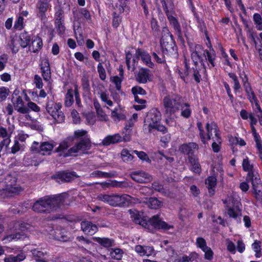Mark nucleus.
I'll use <instances>...</instances> for the list:
<instances>
[{
    "mask_svg": "<svg viewBox=\"0 0 262 262\" xmlns=\"http://www.w3.org/2000/svg\"><path fill=\"white\" fill-rule=\"evenodd\" d=\"M68 195L61 193L53 196H46L36 201L32 206V210L40 213H49L68 204L66 203Z\"/></svg>",
    "mask_w": 262,
    "mask_h": 262,
    "instance_id": "obj_1",
    "label": "nucleus"
},
{
    "mask_svg": "<svg viewBox=\"0 0 262 262\" xmlns=\"http://www.w3.org/2000/svg\"><path fill=\"white\" fill-rule=\"evenodd\" d=\"M191 53V58L195 67H197L198 63L200 62L203 69L206 71V66L204 61L208 60L211 67L215 66L214 60L215 54L213 50L212 52L207 50H205L202 46L200 45H192L190 46Z\"/></svg>",
    "mask_w": 262,
    "mask_h": 262,
    "instance_id": "obj_2",
    "label": "nucleus"
},
{
    "mask_svg": "<svg viewBox=\"0 0 262 262\" xmlns=\"http://www.w3.org/2000/svg\"><path fill=\"white\" fill-rule=\"evenodd\" d=\"M129 198L130 196L127 194L100 193L98 195L97 199L113 207H122L128 203L130 201Z\"/></svg>",
    "mask_w": 262,
    "mask_h": 262,
    "instance_id": "obj_3",
    "label": "nucleus"
},
{
    "mask_svg": "<svg viewBox=\"0 0 262 262\" xmlns=\"http://www.w3.org/2000/svg\"><path fill=\"white\" fill-rule=\"evenodd\" d=\"M181 98L177 95H168L164 97L163 104L164 115L170 118L180 107Z\"/></svg>",
    "mask_w": 262,
    "mask_h": 262,
    "instance_id": "obj_4",
    "label": "nucleus"
},
{
    "mask_svg": "<svg viewBox=\"0 0 262 262\" xmlns=\"http://www.w3.org/2000/svg\"><path fill=\"white\" fill-rule=\"evenodd\" d=\"M160 44L163 54H168L174 51V40L172 35L166 27L162 28Z\"/></svg>",
    "mask_w": 262,
    "mask_h": 262,
    "instance_id": "obj_5",
    "label": "nucleus"
},
{
    "mask_svg": "<svg viewBox=\"0 0 262 262\" xmlns=\"http://www.w3.org/2000/svg\"><path fill=\"white\" fill-rule=\"evenodd\" d=\"M91 147L92 143L89 137L82 138L74 146L68 149L63 156L66 157L76 156L80 151L85 153L87 150L90 149Z\"/></svg>",
    "mask_w": 262,
    "mask_h": 262,
    "instance_id": "obj_6",
    "label": "nucleus"
},
{
    "mask_svg": "<svg viewBox=\"0 0 262 262\" xmlns=\"http://www.w3.org/2000/svg\"><path fill=\"white\" fill-rule=\"evenodd\" d=\"M61 108V104L59 103L48 102L46 104L47 111L58 123L64 122L65 119L64 114L60 111Z\"/></svg>",
    "mask_w": 262,
    "mask_h": 262,
    "instance_id": "obj_7",
    "label": "nucleus"
},
{
    "mask_svg": "<svg viewBox=\"0 0 262 262\" xmlns=\"http://www.w3.org/2000/svg\"><path fill=\"white\" fill-rule=\"evenodd\" d=\"M161 120L160 113L156 109H152L149 112L144 122L143 127L151 133L156 125Z\"/></svg>",
    "mask_w": 262,
    "mask_h": 262,
    "instance_id": "obj_8",
    "label": "nucleus"
},
{
    "mask_svg": "<svg viewBox=\"0 0 262 262\" xmlns=\"http://www.w3.org/2000/svg\"><path fill=\"white\" fill-rule=\"evenodd\" d=\"M28 226L29 225L25 223H16L15 226L16 228H18L20 231L8 235L4 239L10 242L12 240L17 241L18 239H24L27 236L26 234L24 231L28 229Z\"/></svg>",
    "mask_w": 262,
    "mask_h": 262,
    "instance_id": "obj_9",
    "label": "nucleus"
},
{
    "mask_svg": "<svg viewBox=\"0 0 262 262\" xmlns=\"http://www.w3.org/2000/svg\"><path fill=\"white\" fill-rule=\"evenodd\" d=\"M78 177L74 171H62L55 174L52 178L59 183L70 182Z\"/></svg>",
    "mask_w": 262,
    "mask_h": 262,
    "instance_id": "obj_10",
    "label": "nucleus"
},
{
    "mask_svg": "<svg viewBox=\"0 0 262 262\" xmlns=\"http://www.w3.org/2000/svg\"><path fill=\"white\" fill-rule=\"evenodd\" d=\"M246 181L251 182L256 200L262 203V182L259 175L257 174L252 177V179H249Z\"/></svg>",
    "mask_w": 262,
    "mask_h": 262,
    "instance_id": "obj_11",
    "label": "nucleus"
},
{
    "mask_svg": "<svg viewBox=\"0 0 262 262\" xmlns=\"http://www.w3.org/2000/svg\"><path fill=\"white\" fill-rule=\"evenodd\" d=\"M130 140V138L129 136L125 135L122 137L119 134L117 133L106 136L102 140L101 144L103 146H108L111 144H116L122 141L128 142Z\"/></svg>",
    "mask_w": 262,
    "mask_h": 262,
    "instance_id": "obj_12",
    "label": "nucleus"
},
{
    "mask_svg": "<svg viewBox=\"0 0 262 262\" xmlns=\"http://www.w3.org/2000/svg\"><path fill=\"white\" fill-rule=\"evenodd\" d=\"M147 223H148L149 227L151 226L159 230L161 229L166 231L173 228L172 225H169L165 222L161 220L158 215L152 216ZM148 229H149V228Z\"/></svg>",
    "mask_w": 262,
    "mask_h": 262,
    "instance_id": "obj_13",
    "label": "nucleus"
},
{
    "mask_svg": "<svg viewBox=\"0 0 262 262\" xmlns=\"http://www.w3.org/2000/svg\"><path fill=\"white\" fill-rule=\"evenodd\" d=\"M51 0H38L36 4V8L38 11V16L42 20H45L47 19L46 12L48 8L50 7V2Z\"/></svg>",
    "mask_w": 262,
    "mask_h": 262,
    "instance_id": "obj_14",
    "label": "nucleus"
},
{
    "mask_svg": "<svg viewBox=\"0 0 262 262\" xmlns=\"http://www.w3.org/2000/svg\"><path fill=\"white\" fill-rule=\"evenodd\" d=\"M130 177L135 181L140 183H147L152 180V177L150 174L142 171L132 172Z\"/></svg>",
    "mask_w": 262,
    "mask_h": 262,
    "instance_id": "obj_15",
    "label": "nucleus"
},
{
    "mask_svg": "<svg viewBox=\"0 0 262 262\" xmlns=\"http://www.w3.org/2000/svg\"><path fill=\"white\" fill-rule=\"evenodd\" d=\"M128 211L129 212L130 217L134 222L136 224L141 225L145 228H149V225L147 221L142 217L141 214H140L138 211L136 210L129 209Z\"/></svg>",
    "mask_w": 262,
    "mask_h": 262,
    "instance_id": "obj_16",
    "label": "nucleus"
},
{
    "mask_svg": "<svg viewBox=\"0 0 262 262\" xmlns=\"http://www.w3.org/2000/svg\"><path fill=\"white\" fill-rule=\"evenodd\" d=\"M41 75L46 81H49L51 78V72L50 63L48 59H42L40 64Z\"/></svg>",
    "mask_w": 262,
    "mask_h": 262,
    "instance_id": "obj_17",
    "label": "nucleus"
},
{
    "mask_svg": "<svg viewBox=\"0 0 262 262\" xmlns=\"http://www.w3.org/2000/svg\"><path fill=\"white\" fill-rule=\"evenodd\" d=\"M12 101L15 110L17 112L23 114H27L29 113V108L25 106V103L20 96L17 97L15 100L12 98Z\"/></svg>",
    "mask_w": 262,
    "mask_h": 262,
    "instance_id": "obj_18",
    "label": "nucleus"
},
{
    "mask_svg": "<svg viewBox=\"0 0 262 262\" xmlns=\"http://www.w3.org/2000/svg\"><path fill=\"white\" fill-rule=\"evenodd\" d=\"M206 129L207 132V140H210L212 137L216 138L221 137L220 130L217 124L214 122L211 123H207L206 125Z\"/></svg>",
    "mask_w": 262,
    "mask_h": 262,
    "instance_id": "obj_19",
    "label": "nucleus"
},
{
    "mask_svg": "<svg viewBox=\"0 0 262 262\" xmlns=\"http://www.w3.org/2000/svg\"><path fill=\"white\" fill-rule=\"evenodd\" d=\"M136 55L138 57H140L142 60L147 66L151 68L154 67L155 64L151 61V57L147 52L138 48L136 51Z\"/></svg>",
    "mask_w": 262,
    "mask_h": 262,
    "instance_id": "obj_20",
    "label": "nucleus"
},
{
    "mask_svg": "<svg viewBox=\"0 0 262 262\" xmlns=\"http://www.w3.org/2000/svg\"><path fill=\"white\" fill-rule=\"evenodd\" d=\"M166 16L170 25L176 32V34L178 35V37L181 39L182 38V33L180 24H179L178 19L175 17L172 16L171 13L167 14Z\"/></svg>",
    "mask_w": 262,
    "mask_h": 262,
    "instance_id": "obj_21",
    "label": "nucleus"
},
{
    "mask_svg": "<svg viewBox=\"0 0 262 262\" xmlns=\"http://www.w3.org/2000/svg\"><path fill=\"white\" fill-rule=\"evenodd\" d=\"M135 251L141 256H149L155 254V250L153 247L143 246L137 245L135 248Z\"/></svg>",
    "mask_w": 262,
    "mask_h": 262,
    "instance_id": "obj_22",
    "label": "nucleus"
},
{
    "mask_svg": "<svg viewBox=\"0 0 262 262\" xmlns=\"http://www.w3.org/2000/svg\"><path fill=\"white\" fill-rule=\"evenodd\" d=\"M198 149L199 145L194 142L183 144L180 147V151L188 156L193 154L194 150Z\"/></svg>",
    "mask_w": 262,
    "mask_h": 262,
    "instance_id": "obj_23",
    "label": "nucleus"
},
{
    "mask_svg": "<svg viewBox=\"0 0 262 262\" xmlns=\"http://www.w3.org/2000/svg\"><path fill=\"white\" fill-rule=\"evenodd\" d=\"M242 166L244 170L248 172L246 177V180L249 179H252V177H254L255 176L258 174L257 173H254L253 171V166L250 163V161L247 157L244 159L242 163Z\"/></svg>",
    "mask_w": 262,
    "mask_h": 262,
    "instance_id": "obj_24",
    "label": "nucleus"
},
{
    "mask_svg": "<svg viewBox=\"0 0 262 262\" xmlns=\"http://www.w3.org/2000/svg\"><path fill=\"white\" fill-rule=\"evenodd\" d=\"M81 228L83 232L86 234L93 235L97 232V227L89 221H83L81 223Z\"/></svg>",
    "mask_w": 262,
    "mask_h": 262,
    "instance_id": "obj_25",
    "label": "nucleus"
},
{
    "mask_svg": "<svg viewBox=\"0 0 262 262\" xmlns=\"http://www.w3.org/2000/svg\"><path fill=\"white\" fill-rule=\"evenodd\" d=\"M149 70L146 68L139 70L136 76V80L140 83H146L149 80Z\"/></svg>",
    "mask_w": 262,
    "mask_h": 262,
    "instance_id": "obj_26",
    "label": "nucleus"
},
{
    "mask_svg": "<svg viewBox=\"0 0 262 262\" xmlns=\"http://www.w3.org/2000/svg\"><path fill=\"white\" fill-rule=\"evenodd\" d=\"M188 159L190 163L191 170L195 173H200L201 171V167L199 159L192 156H189Z\"/></svg>",
    "mask_w": 262,
    "mask_h": 262,
    "instance_id": "obj_27",
    "label": "nucleus"
},
{
    "mask_svg": "<svg viewBox=\"0 0 262 262\" xmlns=\"http://www.w3.org/2000/svg\"><path fill=\"white\" fill-rule=\"evenodd\" d=\"M205 183L207 185L209 195L212 196L214 193V188L216 185V178L213 176L208 177L206 180Z\"/></svg>",
    "mask_w": 262,
    "mask_h": 262,
    "instance_id": "obj_28",
    "label": "nucleus"
},
{
    "mask_svg": "<svg viewBox=\"0 0 262 262\" xmlns=\"http://www.w3.org/2000/svg\"><path fill=\"white\" fill-rule=\"evenodd\" d=\"M93 239L105 248H109L114 245V241L109 238L94 237Z\"/></svg>",
    "mask_w": 262,
    "mask_h": 262,
    "instance_id": "obj_29",
    "label": "nucleus"
},
{
    "mask_svg": "<svg viewBox=\"0 0 262 262\" xmlns=\"http://www.w3.org/2000/svg\"><path fill=\"white\" fill-rule=\"evenodd\" d=\"M53 143L49 142H44L39 145V153L42 155H49L51 151L54 148Z\"/></svg>",
    "mask_w": 262,
    "mask_h": 262,
    "instance_id": "obj_30",
    "label": "nucleus"
},
{
    "mask_svg": "<svg viewBox=\"0 0 262 262\" xmlns=\"http://www.w3.org/2000/svg\"><path fill=\"white\" fill-rule=\"evenodd\" d=\"M33 258L37 262H48L46 260V252L34 249L32 250Z\"/></svg>",
    "mask_w": 262,
    "mask_h": 262,
    "instance_id": "obj_31",
    "label": "nucleus"
},
{
    "mask_svg": "<svg viewBox=\"0 0 262 262\" xmlns=\"http://www.w3.org/2000/svg\"><path fill=\"white\" fill-rule=\"evenodd\" d=\"M147 206L154 209H157L161 208L162 206V202L156 198H150L145 202Z\"/></svg>",
    "mask_w": 262,
    "mask_h": 262,
    "instance_id": "obj_32",
    "label": "nucleus"
},
{
    "mask_svg": "<svg viewBox=\"0 0 262 262\" xmlns=\"http://www.w3.org/2000/svg\"><path fill=\"white\" fill-rule=\"evenodd\" d=\"M73 143V138L68 137L64 140L61 141L59 146L56 148V152H63L67 150L68 148Z\"/></svg>",
    "mask_w": 262,
    "mask_h": 262,
    "instance_id": "obj_33",
    "label": "nucleus"
},
{
    "mask_svg": "<svg viewBox=\"0 0 262 262\" xmlns=\"http://www.w3.org/2000/svg\"><path fill=\"white\" fill-rule=\"evenodd\" d=\"M66 8L59 5L55 7V21H64V10Z\"/></svg>",
    "mask_w": 262,
    "mask_h": 262,
    "instance_id": "obj_34",
    "label": "nucleus"
},
{
    "mask_svg": "<svg viewBox=\"0 0 262 262\" xmlns=\"http://www.w3.org/2000/svg\"><path fill=\"white\" fill-rule=\"evenodd\" d=\"M20 45L23 48L27 47L31 40L30 36L26 31L21 33L19 35Z\"/></svg>",
    "mask_w": 262,
    "mask_h": 262,
    "instance_id": "obj_35",
    "label": "nucleus"
},
{
    "mask_svg": "<svg viewBox=\"0 0 262 262\" xmlns=\"http://www.w3.org/2000/svg\"><path fill=\"white\" fill-rule=\"evenodd\" d=\"M123 253V251L120 248H112L110 249V255L112 258L114 259L120 260L122 257Z\"/></svg>",
    "mask_w": 262,
    "mask_h": 262,
    "instance_id": "obj_36",
    "label": "nucleus"
},
{
    "mask_svg": "<svg viewBox=\"0 0 262 262\" xmlns=\"http://www.w3.org/2000/svg\"><path fill=\"white\" fill-rule=\"evenodd\" d=\"M181 115L185 118H189L191 114V110L190 108V105L188 103H184L182 104H181Z\"/></svg>",
    "mask_w": 262,
    "mask_h": 262,
    "instance_id": "obj_37",
    "label": "nucleus"
},
{
    "mask_svg": "<svg viewBox=\"0 0 262 262\" xmlns=\"http://www.w3.org/2000/svg\"><path fill=\"white\" fill-rule=\"evenodd\" d=\"M78 14L83 16L86 20L91 19V15L89 11L85 8H81L78 10L73 11L74 17L75 18L78 17Z\"/></svg>",
    "mask_w": 262,
    "mask_h": 262,
    "instance_id": "obj_38",
    "label": "nucleus"
},
{
    "mask_svg": "<svg viewBox=\"0 0 262 262\" xmlns=\"http://www.w3.org/2000/svg\"><path fill=\"white\" fill-rule=\"evenodd\" d=\"M74 102L73 93L72 89H69L66 95L64 105L66 107L71 106Z\"/></svg>",
    "mask_w": 262,
    "mask_h": 262,
    "instance_id": "obj_39",
    "label": "nucleus"
},
{
    "mask_svg": "<svg viewBox=\"0 0 262 262\" xmlns=\"http://www.w3.org/2000/svg\"><path fill=\"white\" fill-rule=\"evenodd\" d=\"M160 2L166 15L171 14L170 10L173 7L171 0H160Z\"/></svg>",
    "mask_w": 262,
    "mask_h": 262,
    "instance_id": "obj_40",
    "label": "nucleus"
},
{
    "mask_svg": "<svg viewBox=\"0 0 262 262\" xmlns=\"http://www.w3.org/2000/svg\"><path fill=\"white\" fill-rule=\"evenodd\" d=\"M42 46V41L40 38L36 37L32 42V48L33 52H37Z\"/></svg>",
    "mask_w": 262,
    "mask_h": 262,
    "instance_id": "obj_41",
    "label": "nucleus"
},
{
    "mask_svg": "<svg viewBox=\"0 0 262 262\" xmlns=\"http://www.w3.org/2000/svg\"><path fill=\"white\" fill-rule=\"evenodd\" d=\"M121 156L123 161L125 162H129L134 158V156L130 153V151L127 149H122Z\"/></svg>",
    "mask_w": 262,
    "mask_h": 262,
    "instance_id": "obj_42",
    "label": "nucleus"
},
{
    "mask_svg": "<svg viewBox=\"0 0 262 262\" xmlns=\"http://www.w3.org/2000/svg\"><path fill=\"white\" fill-rule=\"evenodd\" d=\"M114 176L111 173L103 172L100 170H96L91 174V177L98 178H112Z\"/></svg>",
    "mask_w": 262,
    "mask_h": 262,
    "instance_id": "obj_43",
    "label": "nucleus"
},
{
    "mask_svg": "<svg viewBox=\"0 0 262 262\" xmlns=\"http://www.w3.org/2000/svg\"><path fill=\"white\" fill-rule=\"evenodd\" d=\"M227 213L232 218L236 219L238 215L239 210L237 208L234 207H230L227 206L226 207Z\"/></svg>",
    "mask_w": 262,
    "mask_h": 262,
    "instance_id": "obj_44",
    "label": "nucleus"
},
{
    "mask_svg": "<svg viewBox=\"0 0 262 262\" xmlns=\"http://www.w3.org/2000/svg\"><path fill=\"white\" fill-rule=\"evenodd\" d=\"M253 21L254 22L255 25H256V28L258 30L261 31L262 30V18L260 15L258 13H255L253 15Z\"/></svg>",
    "mask_w": 262,
    "mask_h": 262,
    "instance_id": "obj_45",
    "label": "nucleus"
},
{
    "mask_svg": "<svg viewBox=\"0 0 262 262\" xmlns=\"http://www.w3.org/2000/svg\"><path fill=\"white\" fill-rule=\"evenodd\" d=\"M152 187L155 190L158 191L164 195H166L167 194L166 190L159 182H154L152 184Z\"/></svg>",
    "mask_w": 262,
    "mask_h": 262,
    "instance_id": "obj_46",
    "label": "nucleus"
},
{
    "mask_svg": "<svg viewBox=\"0 0 262 262\" xmlns=\"http://www.w3.org/2000/svg\"><path fill=\"white\" fill-rule=\"evenodd\" d=\"M73 138V142L75 139H79L80 140L84 137H88L87 132L85 130H77L74 132L73 136H69Z\"/></svg>",
    "mask_w": 262,
    "mask_h": 262,
    "instance_id": "obj_47",
    "label": "nucleus"
},
{
    "mask_svg": "<svg viewBox=\"0 0 262 262\" xmlns=\"http://www.w3.org/2000/svg\"><path fill=\"white\" fill-rule=\"evenodd\" d=\"M213 140V142L212 144V148L214 152H218L220 150V145L222 143V140L221 137H218L216 138L214 137L212 138Z\"/></svg>",
    "mask_w": 262,
    "mask_h": 262,
    "instance_id": "obj_48",
    "label": "nucleus"
},
{
    "mask_svg": "<svg viewBox=\"0 0 262 262\" xmlns=\"http://www.w3.org/2000/svg\"><path fill=\"white\" fill-rule=\"evenodd\" d=\"M24 28V17L21 16H19L16 20L14 23L13 26V30H21Z\"/></svg>",
    "mask_w": 262,
    "mask_h": 262,
    "instance_id": "obj_49",
    "label": "nucleus"
},
{
    "mask_svg": "<svg viewBox=\"0 0 262 262\" xmlns=\"http://www.w3.org/2000/svg\"><path fill=\"white\" fill-rule=\"evenodd\" d=\"M10 90L5 86L0 87V102L5 101L9 95Z\"/></svg>",
    "mask_w": 262,
    "mask_h": 262,
    "instance_id": "obj_50",
    "label": "nucleus"
},
{
    "mask_svg": "<svg viewBox=\"0 0 262 262\" xmlns=\"http://www.w3.org/2000/svg\"><path fill=\"white\" fill-rule=\"evenodd\" d=\"M100 95L101 100L106 103L108 106H112L113 105V101L109 99L108 94L105 92H101L98 93Z\"/></svg>",
    "mask_w": 262,
    "mask_h": 262,
    "instance_id": "obj_51",
    "label": "nucleus"
},
{
    "mask_svg": "<svg viewBox=\"0 0 262 262\" xmlns=\"http://www.w3.org/2000/svg\"><path fill=\"white\" fill-rule=\"evenodd\" d=\"M163 53H161L160 52L156 53L153 52L152 53V56L153 58L158 63H164L165 62V57Z\"/></svg>",
    "mask_w": 262,
    "mask_h": 262,
    "instance_id": "obj_52",
    "label": "nucleus"
},
{
    "mask_svg": "<svg viewBox=\"0 0 262 262\" xmlns=\"http://www.w3.org/2000/svg\"><path fill=\"white\" fill-rule=\"evenodd\" d=\"M81 85L83 90L85 92H89L90 91V85L89 78L86 76H83L81 79Z\"/></svg>",
    "mask_w": 262,
    "mask_h": 262,
    "instance_id": "obj_53",
    "label": "nucleus"
},
{
    "mask_svg": "<svg viewBox=\"0 0 262 262\" xmlns=\"http://www.w3.org/2000/svg\"><path fill=\"white\" fill-rule=\"evenodd\" d=\"M111 80L115 84L116 89L118 91L121 90V82L123 80L121 77L118 76H115L111 78Z\"/></svg>",
    "mask_w": 262,
    "mask_h": 262,
    "instance_id": "obj_54",
    "label": "nucleus"
},
{
    "mask_svg": "<svg viewBox=\"0 0 262 262\" xmlns=\"http://www.w3.org/2000/svg\"><path fill=\"white\" fill-rule=\"evenodd\" d=\"M64 21H55V25L57 28V30L60 34H63L66 30Z\"/></svg>",
    "mask_w": 262,
    "mask_h": 262,
    "instance_id": "obj_55",
    "label": "nucleus"
},
{
    "mask_svg": "<svg viewBox=\"0 0 262 262\" xmlns=\"http://www.w3.org/2000/svg\"><path fill=\"white\" fill-rule=\"evenodd\" d=\"M133 152L135 153L139 159L143 161H145L148 163H150L151 160L149 159L147 155L144 151H138L137 150H134Z\"/></svg>",
    "mask_w": 262,
    "mask_h": 262,
    "instance_id": "obj_56",
    "label": "nucleus"
},
{
    "mask_svg": "<svg viewBox=\"0 0 262 262\" xmlns=\"http://www.w3.org/2000/svg\"><path fill=\"white\" fill-rule=\"evenodd\" d=\"M132 92L134 94V96H138V94L142 95H145L146 94V91L141 87L139 86H136L132 88Z\"/></svg>",
    "mask_w": 262,
    "mask_h": 262,
    "instance_id": "obj_57",
    "label": "nucleus"
},
{
    "mask_svg": "<svg viewBox=\"0 0 262 262\" xmlns=\"http://www.w3.org/2000/svg\"><path fill=\"white\" fill-rule=\"evenodd\" d=\"M98 72L99 73V78L102 80H104L106 79V75L105 70L103 68L101 63H99L97 67Z\"/></svg>",
    "mask_w": 262,
    "mask_h": 262,
    "instance_id": "obj_58",
    "label": "nucleus"
},
{
    "mask_svg": "<svg viewBox=\"0 0 262 262\" xmlns=\"http://www.w3.org/2000/svg\"><path fill=\"white\" fill-rule=\"evenodd\" d=\"M23 145H21L18 140H15L14 141V144L11 147V152L13 154H16L17 152L19 151L21 148H23Z\"/></svg>",
    "mask_w": 262,
    "mask_h": 262,
    "instance_id": "obj_59",
    "label": "nucleus"
},
{
    "mask_svg": "<svg viewBox=\"0 0 262 262\" xmlns=\"http://www.w3.org/2000/svg\"><path fill=\"white\" fill-rule=\"evenodd\" d=\"M129 186V184L126 181H113V187L117 188H126Z\"/></svg>",
    "mask_w": 262,
    "mask_h": 262,
    "instance_id": "obj_60",
    "label": "nucleus"
},
{
    "mask_svg": "<svg viewBox=\"0 0 262 262\" xmlns=\"http://www.w3.org/2000/svg\"><path fill=\"white\" fill-rule=\"evenodd\" d=\"M121 21V18L116 13L113 14V18L112 21V25L114 28H117Z\"/></svg>",
    "mask_w": 262,
    "mask_h": 262,
    "instance_id": "obj_61",
    "label": "nucleus"
},
{
    "mask_svg": "<svg viewBox=\"0 0 262 262\" xmlns=\"http://www.w3.org/2000/svg\"><path fill=\"white\" fill-rule=\"evenodd\" d=\"M196 243L197 246L201 248L202 250L208 247L206 245V241L203 237H198L196 238Z\"/></svg>",
    "mask_w": 262,
    "mask_h": 262,
    "instance_id": "obj_62",
    "label": "nucleus"
},
{
    "mask_svg": "<svg viewBox=\"0 0 262 262\" xmlns=\"http://www.w3.org/2000/svg\"><path fill=\"white\" fill-rule=\"evenodd\" d=\"M203 251L205 253V259L209 260L212 259L213 253L210 247H208L203 249Z\"/></svg>",
    "mask_w": 262,
    "mask_h": 262,
    "instance_id": "obj_63",
    "label": "nucleus"
},
{
    "mask_svg": "<svg viewBox=\"0 0 262 262\" xmlns=\"http://www.w3.org/2000/svg\"><path fill=\"white\" fill-rule=\"evenodd\" d=\"M27 105V107L29 108V111L32 110L35 112H39L40 111V107L33 102H29Z\"/></svg>",
    "mask_w": 262,
    "mask_h": 262,
    "instance_id": "obj_64",
    "label": "nucleus"
}]
</instances>
